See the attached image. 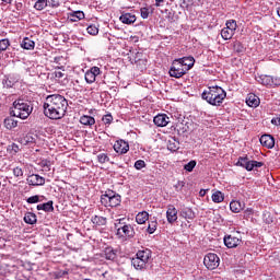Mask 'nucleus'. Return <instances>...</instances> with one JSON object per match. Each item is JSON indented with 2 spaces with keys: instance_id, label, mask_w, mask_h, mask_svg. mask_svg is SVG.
<instances>
[{
  "instance_id": "44",
  "label": "nucleus",
  "mask_w": 280,
  "mask_h": 280,
  "mask_svg": "<svg viewBox=\"0 0 280 280\" xmlns=\"http://www.w3.org/2000/svg\"><path fill=\"white\" fill-rule=\"evenodd\" d=\"M194 167H196V161L192 160L184 166V170H186V172H194Z\"/></svg>"
},
{
  "instance_id": "27",
  "label": "nucleus",
  "mask_w": 280,
  "mask_h": 280,
  "mask_svg": "<svg viewBox=\"0 0 280 280\" xmlns=\"http://www.w3.org/2000/svg\"><path fill=\"white\" fill-rule=\"evenodd\" d=\"M80 124L83 126H95V118L92 116L83 115L80 118Z\"/></svg>"
},
{
  "instance_id": "50",
  "label": "nucleus",
  "mask_w": 280,
  "mask_h": 280,
  "mask_svg": "<svg viewBox=\"0 0 280 280\" xmlns=\"http://www.w3.org/2000/svg\"><path fill=\"white\" fill-rule=\"evenodd\" d=\"M271 86H280V77H272V83Z\"/></svg>"
},
{
  "instance_id": "8",
  "label": "nucleus",
  "mask_w": 280,
  "mask_h": 280,
  "mask_svg": "<svg viewBox=\"0 0 280 280\" xmlns=\"http://www.w3.org/2000/svg\"><path fill=\"white\" fill-rule=\"evenodd\" d=\"M203 264L208 270H215L220 266V257L217 254L210 253L205 256Z\"/></svg>"
},
{
  "instance_id": "7",
  "label": "nucleus",
  "mask_w": 280,
  "mask_h": 280,
  "mask_svg": "<svg viewBox=\"0 0 280 280\" xmlns=\"http://www.w3.org/2000/svg\"><path fill=\"white\" fill-rule=\"evenodd\" d=\"M171 78H183L187 73V69L182 65L178 59H175L168 71Z\"/></svg>"
},
{
  "instance_id": "30",
  "label": "nucleus",
  "mask_w": 280,
  "mask_h": 280,
  "mask_svg": "<svg viewBox=\"0 0 280 280\" xmlns=\"http://www.w3.org/2000/svg\"><path fill=\"white\" fill-rule=\"evenodd\" d=\"M24 222H25L26 224H36L37 219H36V215L34 214V212H27V213H25V215H24Z\"/></svg>"
},
{
  "instance_id": "17",
  "label": "nucleus",
  "mask_w": 280,
  "mask_h": 280,
  "mask_svg": "<svg viewBox=\"0 0 280 280\" xmlns=\"http://www.w3.org/2000/svg\"><path fill=\"white\" fill-rule=\"evenodd\" d=\"M119 21L125 25H132V23L137 21V15L132 13H125L120 15Z\"/></svg>"
},
{
  "instance_id": "29",
  "label": "nucleus",
  "mask_w": 280,
  "mask_h": 280,
  "mask_svg": "<svg viewBox=\"0 0 280 280\" xmlns=\"http://www.w3.org/2000/svg\"><path fill=\"white\" fill-rule=\"evenodd\" d=\"M84 19V12L83 11H74L70 14V21L72 23H75L78 21H82Z\"/></svg>"
},
{
  "instance_id": "40",
  "label": "nucleus",
  "mask_w": 280,
  "mask_h": 280,
  "mask_svg": "<svg viewBox=\"0 0 280 280\" xmlns=\"http://www.w3.org/2000/svg\"><path fill=\"white\" fill-rule=\"evenodd\" d=\"M97 77H94L93 74H92V72H90L89 70L85 72V82L88 83V84H93V82H95V79H96Z\"/></svg>"
},
{
  "instance_id": "2",
  "label": "nucleus",
  "mask_w": 280,
  "mask_h": 280,
  "mask_svg": "<svg viewBox=\"0 0 280 280\" xmlns=\"http://www.w3.org/2000/svg\"><path fill=\"white\" fill-rule=\"evenodd\" d=\"M114 229L116 230V237L120 242H128V240H132L137 234L135 226L130 224V219L126 218L117 219L114 223Z\"/></svg>"
},
{
  "instance_id": "11",
  "label": "nucleus",
  "mask_w": 280,
  "mask_h": 280,
  "mask_svg": "<svg viewBox=\"0 0 280 280\" xmlns=\"http://www.w3.org/2000/svg\"><path fill=\"white\" fill-rule=\"evenodd\" d=\"M114 150L117 152V154H126L130 150V144H128V142L125 140H117L114 143Z\"/></svg>"
},
{
  "instance_id": "4",
  "label": "nucleus",
  "mask_w": 280,
  "mask_h": 280,
  "mask_svg": "<svg viewBox=\"0 0 280 280\" xmlns=\"http://www.w3.org/2000/svg\"><path fill=\"white\" fill-rule=\"evenodd\" d=\"M32 105L25 98H18L13 102V108L10 112L11 117L27 119L32 115Z\"/></svg>"
},
{
  "instance_id": "13",
  "label": "nucleus",
  "mask_w": 280,
  "mask_h": 280,
  "mask_svg": "<svg viewBox=\"0 0 280 280\" xmlns=\"http://www.w3.org/2000/svg\"><path fill=\"white\" fill-rule=\"evenodd\" d=\"M153 122L159 128H165L170 124V117L166 114H159L153 118Z\"/></svg>"
},
{
  "instance_id": "48",
  "label": "nucleus",
  "mask_w": 280,
  "mask_h": 280,
  "mask_svg": "<svg viewBox=\"0 0 280 280\" xmlns=\"http://www.w3.org/2000/svg\"><path fill=\"white\" fill-rule=\"evenodd\" d=\"M189 5H191V0H183L180 3V8H183V10H188Z\"/></svg>"
},
{
  "instance_id": "49",
  "label": "nucleus",
  "mask_w": 280,
  "mask_h": 280,
  "mask_svg": "<svg viewBox=\"0 0 280 280\" xmlns=\"http://www.w3.org/2000/svg\"><path fill=\"white\" fill-rule=\"evenodd\" d=\"M90 73H92L94 77L97 78V75H100L101 71L98 67H92L90 70Z\"/></svg>"
},
{
  "instance_id": "47",
  "label": "nucleus",
  "mask_w": 280,
  "mask_h": 280,
  "mask_svg": "<svg viewBox=\"0 0 280 280\" xmlns=\"http://www.w3.org/2000/svg\"><path fill=\"white\" fill-rule=\"evenodd\" d=\"M140 14L142 19H148L150 16V11L148 10V8H142L140 9Z\"/></svg>"
},
{
  "instance_id": "58",
  "label": "nucleus",
  "mask_w": 280,
  "mask_h": 280,
  "mask_svg": "<svg viewBox=\"0 0 280 280\" xmlns=\"http://www.w3.org/2000/svg\"><path fill=\"white\" fill-rule=\"evenodd\" d=\"M3 3H12V0H2Z\"/></svg>"
},
{
  "instance_id": "33",
  "label": "nucleus",
  "mask_w": 280,
  "mask_h": 280,
  "mask_svg": "<svg viewBox=\"0 0 280 280\" xmlns=\"http://www.w3.org/2000/svg\"><path fill=\"white\" fill-rule=\"evenodd\" d=\"M212 201L217 203L224 202V195L222 194V191L217 190L215 192H213Z\"/></svg>"
},
{
  "instance_id": "9",
  "label": "nucleus",
  "mask_w": 280,
  "mask_h": 280,
  "mask_svg": "<svg viewBox=\"0 0 280 280\" xmlns=\"http://www.w3.org/2000/svg\"><path fill=\"white\" fill-rule=\"evenodd\" d=\"M226 248H237L242 244V238L233 234L225 235L223 238Z\"/></svg>"
},
{
  "instance_id": "14",
  "label": "nucleus",
  "mask_w": 280,
  "mask_h": 280,
  "mask_svg": "<svg viewBox=\"0 0 280 280\" xmlns=\"http://www.w3.org/2000/svg\"><path fill=\"white\" fill-rule=\"evenodd\" d=\"M259 141L261 145H264V148H268V150H272V148H275V138L271 135H262Z\"/></svg>"
},
{
  "instance_id": "3",
  "label": "nucleus",
  "mask_w": 280,
  "mask_h": 280,
  "mask_svg": "<svg viewBox=\"0 0 280 280\" xmlns=\"http://www.w3.org/2000/svg\"><path fill=\"white\" fill-rule=\"evenodd\" d=\"M201 97L210 106H222L224 100H226V91L218 85L209 86L202 92Z\"/></svg>"
},
{
  "instance_id": "1",
  "label": "nucleus",
  "mask_w": 280,
  "mask_h": 280,
  "mask_svg": "<svg viewBox=\"0 0 280 280\" xmlns=\"http://www.w3.org/2000/svg\"><path fill=\"white\" fill-rule=\"evenodd\" d=\"M69 102L60 94L48 95L44 102V115L48 119H62L67 115Z\"/></svg>"
},
{
  "instance_id": "28",
  "label": "nucleus",
  "mask_w": 280,
  "mask_h": 280,
  "mask_svg": "<svg viewBox=\"0 0 280 280\" xmlns=\"http://www.w3.org/2000/svg\"><path fill=\"white\" fill-rule=\"evenodd\" d=\"M234 35H235V32H233L230 28L224 27L221 30V37L223 38V40H231Z\"/></svg>"
},
{
  "instance_id": "39",
  "label": "nucleus",
  "mask_w": 280,
  "mask_h": 280,
  "mask_svg": "<svg viewBox=\"0 0 280 280\" xmlns=\"http://www.w3.org/2000/svg\"><path fill=\"white\" fill-rule=\"evenodd\" d=\"M97 161L98 163L104 164V163H108V161H110V158H108V154L106 153H100L97 155Z\"/></svg>"
},
{
  "instance_id": "51",
  "label": "nucleus",
  "mask_w": 280,
  "mask_h": 280,
  "mask_svg": "<svg viewBox=\"0 0 280 280\" xmlns=\"http://www.w3.org/2000/svg\"><path fill=\"white\" fill-rule=\"evenodd\" d=\"M3 84H4V86H7V89H12V86H14V82H12V80H10V79H5L3 81Z\"/></svg>"
},
{
  "instance_id": "32",
  "label": "nucleus",
  "mask_w": 280,
  "mask_h": 280,
  "mask_svg": "<svg viewBox=\"0 0 280 280\" xmlns=\"http://www.w3.org/2000/svg\"><path fill=\"white\" fill-rule=\"evenodd\" d=\"M4 126L8 130H12V128H16L19 126V121L14 120V118L4 119Z\"/></svg>"
},
{
  "instance_id": "34",
  "label": "nucleus",
  "mask_w": 280,
  "mask_h": 280,
  "mask_svg": "<svg viewBox=\"0 0 280 280\" xmlns=\"http://www.w3.org/2000/svg\"><path fill=\"white\" fill-rule=\"evenodd\" d=\"M178 141H176V139H171L167 141V150H170L171 152H176V150H178Z\"/></svg>"
},
{
  "instance_id": "57",
  "label": "nucleus",
  "mask_w": 280,
  "mask_h": 280,
  "mask_svg": "<svg viewBox=\"0 0 280 280\" xmlns=\"http://www.w3.org/2000/svg\"><path fill=\"white\" fill-rule=\"evenodd\" d=\"M199 194H200V196H205V194H207V191L205 189H201Z\"/></svg>"
},
{
  "instance_id": "38",
  "label": "nucleus",
  "mask_w": 280,
  "mask_h": 280,
  "mask_svg": "<svg viewBox=\"0 0 280 280\" xmlns=\"http://www.w3.org/2000/svg\"><path fill=\"white\" fill-rule=\"evenodd\" d=\"M10 47V39L4 38L0 40V54Z\"/></svg>"
},
{
  "instance_id": "19",
  "label": "nucleus",
  "mask_w": 280,
  "mask_h": 280,
  "mask_svg": "<svg viewBox=\"0 0 280 280\" xmlns=\"http://www.w3.org/2000/svg\"><path fill=\"white\" fill-rule=\"evenodd\" d=\"M37 211H46V213H51L54 211V201H47L46 203L37 205Z\"/></svg>"
},
{
  "instance_id": "41",
  "label": "nucleus",
  "mask_w": 280,
  "mask_h": 280,
  "mask_svg": "<svg viewBox=\"0 0 280 280\" xmlns=\"http://www.w3.org/2000/svg\"><path fill=\"white\" fill-rule=\"evenodd\" d=\"M102 121L105 124V126H110V124H113V115L112 114L104 115L102 118Z\"/></svg>"
},
{
  "instance_id": "15",
  "label": "nucleus",
  "mask_w": 280,
  "mask_h": 280,
  "mask_svg": "<svg viewBox=\"0 0 280 280\" xmlns=\"http://www.w3.org/2000/svg\"><path fill=\"white\" fill-rule=\"evenodd\" d=\"M179 62H182L184 69H186V71H189L190 69L194 68V65L196 63V59H194V57H184V58H179L177 59Z\"/></svg>"
},
{
  "instance_id": "12",
  "label": "nucleus",
  "mask_w": 280,
  "mask_h": 280,
  "mask_svg": "<svg viewBox=\"0 0 280 280\" xmlns=\"http://www.w3.org/2000/svg\"><path fill=\"white\" fill-rule=\"evenodd\" d=\"M166 220L168 224H174L178 220V210H176V207L172 205L167 206Z\"/></svg>"
},
{
  "instance_id": "22",
  "label": "nucleus",
  "mask_w": 280,
  "mask_h": 280,
  "mask_svg": "<svg viewBox=\"0 0 280 280\" xmlns=\"http://www.w3.org/2000/svg\"><path fill=\"white\" fill-rule=\"evenodd\" d=\"M180 215L185 220H194V218H196V212H194V210H191V208H184L180 212Z\"/></svg>"
},
{
  "instance_id": "54",
  "label": "nucleus",
  "mask_w": 280,
  "mask_h": 280,
  "mask_svg": "<svg viewBox=\"0 0 280 280\" xmlns=\"http://www.w3.org/2000/svg\"><path fill=\"white\" fill-rule=\"evenodd\" d=\"M65 77V73H62L61 71H57L55 72V78H63Z\"/></svg>"
},
{
  "instance_id": "5",
  "label": "nucleus",
  "mask_w": 280,
  "mask_h": 280,
  "mask_svg": "<svg viewBox=\"0 0 280 280\" xmlns=\"http://www.w3.org/2000/svg\"><path fill=\"white\" fill-rule=\"evenodd\" d=\"M101 202L104 207H119L121 205V196L113 190H108L101 196Z\"/></svg>"
},
{
  "instance_id": "25",
  "label": "nucleus",
  "mask_w": 280,
  "mask_h": 280,
  "mask_svg": "<svg viewBox=\"0 0 280 280\" xmlns=\"http://www.w3.org/2000/svg\"><path fill=\"white\" fill-rule=\"evenodd\" d=\"M230 209L233 213H240L244 209V203L241 201H231Z\"/></svg>"
},
{
  "instance_id": "16",
  "label": "nucleus",
  "mask_w": 280,
  "mask_h": 280,
  "mask_svg": "<svg viewBox=\"0 0 280 280\" xmlns=\"http://www.w3.org/2000/svg\"><path fill=\"white\" fill-rule=\"evenodd\" d=\"M256 80L259 84H262V86H272V75L258 74L256 75Z\"/></svg>"
},
{
  "instance_id": "18",
  "label": "nucleus",
  "mask_w": 280,
  "mask_h": 280,
  "mask_svg": "<svg viewBox=\"0 0 280 280\" xmlns=\"http://www.w3.org/2000/svg\"><path fill=\"white\" fill-rule=\"evenodd\" d=\"M246 104L250 108H257V106H259V104H260V101L257 95L248 94V96L246 97Z\"/></svg>"
},
{
  "instance_id": "10",
  "label": "nucleus",
  "mask_w": 280,
  "mask_h": 280,
  "mask_svg": "<svg viewBox=\"0 0 280 280\" xmlns=\"http://www.w3.org/2000/svg\"><path fill=\"white\" fill-rule=\"evenodd\" d=\"M27 185H31L32 187H39L45 185V177L38 175V174H32L26 178Z\"/></svg>"
},
{
  "instance_id": "59",
  "label": "nucleus",
  "mask_w": 280,
  "mask_h": 280,
  "mask_svg": "<svg viewBox=\"0 0 280 280\" xmlns=\"http://www.w3.org/2000/svg\"><path fill=\"white\" fill-rule=\"evenodd\" d=\"M182 187H183V182H182Z\"/></svg>"
},
{
  "instance_id": "53",
  "label": "nucleus",
  "mask_w": 280,
  "mask_h": 280,
  "mask_svg": "<svg viewBox=\"0 0 280 280\" xmlns=\"http://www.w3.org/2000/svg\"><path fill=\"white\" fill-rule=\"evenodd\" d=\"M271 124L273 126H280V116L279 117H276V118H272L271 119Z\"/></svg>"
},
{
  "instance_id": "23",
  "label": "nucleus",
  "mask_w": 280,
  "mask_h": 280,
  "mask_svg": "<svg viewBox=\"0 0 280 280\" xmlns=\"http://www.w3.org/2000/svg\"><path fill=\"white\" fill-rule=\"evenodd\" d=\"M149 218H150V214L145 211H142L136 215V222H137V224H145V222H148Z\"/></svg>"
},
{
  "instance_id": "46",
  "label": "nucleus",
  "mask_w": 280,
  "mask_h": 280,
  "mask_svg": "<svg viewBox=\"0 0 280 280\" xmlns=\"http://www.w3.org/2000/svg\"><path fill=\"white\" fill-rule=\"evenodd\" d=\"M135 167L137 170H143V167H145V161L143 160H138L135 162Z\"/></svg>"
},
{
  "instance_id": "36",
  "label": "nucleus",
  "mask_w": 280,
  "mask_h": 280,
  "mask_svg": "<svg viewBox=\"0 0 280 280\" xmlns=\"http://www.w3.org/2000/svg\"><path fill=\"white\" fill-rule=\"evenodd\" d=\"M46 5H47V0H37L34 4V8L35 10L40 11V10H45Z\"/></svg>"
},
{
  "instance_id": "42",
  "label": "nucleus",
  "mask_w": 280,
  "mask_h": 280,
  "mask_svg": "<svg viewBox=\"0 0 280 280\" xmlns=\"http://www.w3.org/2000/svg\"><path fill=\"white\" fill-rule=\"evenodd\" d=\"M26 202L28 205H36V202H40V196L35 195V196L28 197Z\"/></svg>"
},
{
  "instance_id": "26",
  "label": "nucleus",
  "mask_w": 280,
  "mask_h": 280,
  "mask_svg": "<svg viewBox=\"0 0 280 280\" xmlns=\"http://www.w3.org/2000/svg\"><path fill=\"white\" fill-rule=\"evenodd\" d=\"M35 45H36V43H34V40L30 39V37H25L21 43L22 49H27V50L34 49Z\"/></svg>"
},
{
  "instance_id": "45",
  "label": "nucleus",
  "mask_w": 280,
  "mask_h": 280,
  "mask_svg": "<svg viewBox=\"0 0 280 280\" xmlns=\"http://www.w3.org/2000/svg\"><path fill=\"white\" fill-rule=\"evenodd\" d=\"M13 175L16 177V178H21L23 177V168L16 166L13 168Z\"/></svg>"
},
{
  "instance_id": "37",
  "label": "nucleus",
  "mask_w": 280,
  "mask_h": 280,
  "mask_svg": "<svg viewBox=\"0 0 280 280\" xmlns=\"http://www.w3.org/2000/svg\"><path fill=\"white\" fill-rule=\"evenodd\" d=\"M225 28L231 30L232 32L235 33V30H237V22H235V20L228 21L225 24Z\"/></svg>"
},
{
  "instance_id": "6",
  "label": "nucleus",
  "mask_w": 280,
  "mask_h": 280,
  "mask_svg": "<svg viewBox=\"0 0 280 280\" xmlns=\"http://www.w3.org/2000/svg\"><path fill=\"white\" fill-rule=\"evenodd\" d=\"M238 167H243L247 172H253V170L258 167H264V162H258L255 160H248V156H241L238 158V161L236 163Z\"/></svg>"
},
{
  "instance_id": "43",
  "label": "nucleus",
  "mask_w": 280,
  "mask_h": 280,
  "mask_svg": "<svg viewBox=\"0 0 280 280\" xmlns=\"http://www.w3.org/2000/svg\"><path fill=\"white\" fill-rule=\"evenodd\" d=\"M156 224H158L156 221H151L149 223L147 231L150 235H152L154 233V231H156Z\"/></svg>"
},
{
  "instance_id": "24",
  "label": "nucleus",
  "mask_w": 280,
  "mask_h": 280,
  "mask_svg": "<svg viewBox=\"0 0 280 280\" xmlns=\"http://www.w3.org/2000/svg\"><path fill=\"white\" fill-rule=\"evenodd\" d=\"M91 222L94 226H106L107 220L104 217L94 215L92 217Z\"/></svg>"
},
{
  "instance_id": "20",
  "label": "nucleus",
  "mask_w": 280,
  "mask_h": 280,
  "mask_svg": "<svg viewBox=\"0 0 280 280\" xmlns=\"http://www.w3.org/2000/svg\"><path fill=\"white\" fill-rule=\"evenodd\" d=\"M137 257L140 258L141 261L148 264L150 257H152V252H150V249L139 250Z\"/></svg>"
},
{
  "instance_id": "55",
  "label": "nucleus",
  "mask_w": 280,
  "mask_h": 280,
  "mask_svg": "<svg viewBox=\"0 0 280 280\" xmlns=\"http://www.w3.org/2000/svg\"><path fill=\"white\" fill-rule=\"evenodd\" d=\"M165 0H155V5L156 8H159V5H161V3H163Z\"/></svg>"
},
{
  "instance_id": "56",
  "label": "nucleus",
  "mask_w": 280,
  "mask_h": 280,
  "mask_svg": "<svg viewBox=\"0 0 280 280\" xmlns=\"http://www.w3.org/2000/svg\"><path fill=\"white\" fill-rule=\"evenodd\" d=\"M235 47H238L236 51H242V44L237 43L235 44Z\"/></svg>"
},
{
  "instance_id": "52",
  "label": "nucleus",
  "mask_w": 280,
  "mask_h": 280,
  "mask_svg": "<svg viewBox=\"0 0 280 280\" xmlns=\"http://www.w3.org/2000/svg\"><path fill=\"white\" fill-rule=\"evenodd\" d=\"M26 143H36V138L32 137L31 135H27Z\"/></svg>"
},
{
  "instance_id": "35",
  "label": "nucleus",
  "mask_w": 280,
  "mask_h": 280,
  "mask_svg": "<svg viewBox=\"0 0 280 280\" xmlns=\"http://www.w3.org/2000/svg\"><path fill=\"white\" fill-rule=\"evenodd\" d=\"M86 32L91 36H97V34H100V28H97L96 25L91 24V25L88 26Z\"/></svg>"
},
{
  "instance_id": "21",
  "label": "nucleus",
  "mask_w": 280,
  "mask_h": 280,
  "mask_svg": "<svg viewBox=\"0 0 280 280\" xmlns=\"http://www.w3.org/2000/svg\"><path fill=\"white\" fill-rule=\"evenodd\" d=\"M105 259L109 261H115L117 259V250L113 249V247H107L104 252Z\"/></svg>"
},
{
  "instance_id": "31",
  "label": "nucleus",
  "mask_w": 280,
  "mask_h": 280,
  "mask_svg": "<svg viewBox=\"0 0 280 280\" xmlns=\"http://www.w3.org/2000/svg\"><path fill=\"white\" fill-rule=\"evenodd\" d=\"M131 264H132L133 268H136V270H143V268H145V262H143V260H141L138 257L133 258L131 260Z\"/></svg>"
}]
</instances>
